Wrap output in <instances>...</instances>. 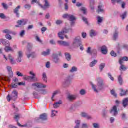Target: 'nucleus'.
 Instances as JSON below:
<instances>
[{
	"label": "nucleus",
	"mask_w": 128,
	"mask_h": 128,
	"mask_svg": "<svg viewBox=\"0 0 128 128\" xmlns=\"http://www.w3.org/2000/svg\"><path fill=\"white\" fill-rule=\"evenodd\" d=\"M22 57H18V56H17V58H16V60L17 62H22Z\"/></svg>",
	"instance_id": "4d7b16f0"
},
{
	"label": "nucleus",
	"mask_w": 128,
	"mask_h": 128,
	"mask_svg": "<svg viewBox=\"0 0 128 128\" xmlns=\"http://www.w3.org/2000/svg\"><path fill=\"white\" fill-rule=\"evenodd\" d=\"M66 60H70V55L68 53H66L65 54Z\"/></svg>",
	"instance_id": "4c0bfd02"
},
{
	"label": "nucleus",
	"mask_w": 128,
	"mask_h": 128,
	"mask_svg": "<svg viewBox=\"0 0 128 128\" xmlns=\"http://www.w3.org/2000/svg\"><path fill=\"white\" fill-rule=\"evenodd\" d=\"M80 10H81V12H82L84 14H86V9L85 7H82L80 8Z\"/></svg>",
	"instance_id": "72a5a7b5"
},
{
	"label": "nucleus",
	"mask_w": 128,
	"mask_h": 128,
	"mask_svg": "<svg viewBox=\"0 0 128 128\" xmlns=\"http://www.w3.org/2000/svg\"><path fill=\"white\" fill-rule=\"evenodd\" d=\"M110 112V114H114V116H116L118 114V108H116V106H114L112 107V108Z\"/></svg>",
	"instance_id": "9b49d317"
},
{
	"label": "nucleus",
	"mask_w": 128,
	"mask_h": 128,
	"mask_svg": "<svg viewBox=\"0 0 128 128\" xmlns=\"http://www.w3.org/2000/svg\"><path fill=\"white\" fill-rule=\"evenodd\" d=\"M120 96H126L128 94V90H124L122 88L120 89Z\"/></svg>",
	"instance_id": "ddd939ff"
},
{
	"label": "nucleus",
	"mask_w": 128,
	"mask_h": 128,
	"mask_svg": "<svg viewBox=\"0 0 128 128\" xmlns=\"http://www.w3.org/2000/svg\"><path fill=\"white\" fill-rule=\"evenodd\" d=\"M110 54L111 56H116V54L114 52L113 50H112L110 52Z\"/></svg>",
	"instance_id": "e2e57ef3"
},
{
	"label": "nucleus",
	"mask_w": 128,
	"mask_h": 128,
	"mask_svg": "<svg viewBox=\"0 0 128 128\" xmlns=\"http://www.w3.org/2000/svg\"><path fill=\"white\" fill-rule=\"evenodd\" d=\"M18 84V83H14L12 82V83L11 84V86L12 88H16Z\"/></svg>",
	"instance_id": "de8ad7c7"
},
{
	"label": "nucleus",
	"mask_w": 128,
	"mask_h": 128,
	"mask_svg": "<svg viewBox=\"0 0 128 128\" xmlns=\"http://www.w3.org/2000/svg\"><path fill=\"white\" fill-rule=\"evenodd\" d=\"M42 80L44 82H46L47 81V78H46V72H43L42 74Z\"/></svg>",
	"instance_id": "bb28decb"
},
{
	"label": "nucleus",
	"mask_w": 128,
	"mask_h": 128,
	"mask_svg": "<svg viewBox=\"0 0 128 128\" xmlns=\"http://www.w3.org/2000/svg\"><path fill=\"white\" fill-rule=\"evenodd\" d=\"M98 14L100 12H104V9L102 8V6L100 5L99 6H98Z\"/></svg>",
	"instance_id": "49530a36"
},
{
	"label": "nucleus",
	"mask_w": 128,
	"mask_h": 128,
	"mask_svg": "<svg viewBox=\"0 0 128 128\" xmlns=\"http://www.w3.org/2000/svg\"><path fill=\"white\" fill-rule=\"evenodd\" d=\"M30 74L32 76L24 75L22 73L20 72V71H17L16 72V74L18 76H23L24 80H28V82H38V78L36 77V74L34 73L32 71L30 72Z\"/></svg>",
	"instance_id": "f257e3e1"
},
{
	"label": "nucleus",
	"mask_w": 128,
	"mask_h": 128,
	"mask_svg": "<svg viewBox=\"0 0 128 128\" xmlns=\"http://www.w3.org/2000/svg\"><path fill=\"white\" fill-rule=\"evenodd\" d=\"M62 24V20H57L56 21V24Z\"/></svg>",
	"instance_id": "69168bd1"
},
{
	"label": "nucleus",
	"mask_w": 128,
	"mask_h": 128,
	"mask_svg": "<svg viewBox=\"0 0 128 128\" xmlns=\"http://www.w3.org/2000/svg\"><path fill=\"white\" fill-rule=\"evenodd\" d=\"M24 8H26V10H30V6L29 4H26L24 6Z\"/></svg>",
	"instance_id": "bf43d9fd"
},
{
	"label": "nucleus",
	"mask_w": 128,
	"mask_h": 128,
	"mask_svg": "<svg viewBox=\"0 0 128 128\" xmlns=\"http://www.w3.org/2000/svg\"><path fill=\"white\" fill-rule=\"evenodd\" d=\"M128 14V12H124L123 14H122L120 16L122 20H124L126 18V15Z\"/></svg>",
	"instance_id": "473e14b6"
},
{
	"label": "nucleus",
	"mask_w": 128,
	"mask_h": 128,
	"mask_svg": "<svg viewBox=\"0 0 128 128\" xmlns=\"http://www.w3.org/2000/svg\"><path fill=\"white\" fill-rule=\"evenodd\" d=\"M4 50L6 52H10V50H12V48L8 46H6L4 48Z\"/></svg>",
	"instance_id": "37998d69"
},
{
	"label": "nucleus",
	"mask_w": 128,
	"mask_h": 128,
	"mask_svg": "<svg viewBox=\"0 0 128 128\" xmlns=\"http://www.w3.org/2000/svg\"><path fill=\"white\" fill-rule=\"evenodd\" d=\"M121 64L120 66V70H126V66H124V65L122 64Z\"/></svg>",
	"instance_id": "f704fd0d"
},
{
	"label": "nucleus",
	"mask_w": 128,
	"mask_h": 128,
	"mask_svg": "<svg viewBox=\"0 0 128 128\" xmlns=\"http://www.w3.org/2000/svg\"><path fill=\"white\" fill-rule=\"evenodd\" d=\"M20 36L22 37L24 36V30H22V31H21V32L20 34Z\"/></svg>",
	"instance_id": "052dcab7"
},
{
	"label": "nucleus",
	"mask_w": 128,
	"mask_h": 128,
	"mask_svg": "<svg viewBox=\"0 0 128 128\" xmlns=\"http://www.w3.org/2000/svg\"><path fill=\"white\" fill-rule=\"evenodd\" d=\"M96 56V49H93L92 50V56Z\"/></svg>",
	"instance_id": "79ce46f5"
},
{
	"label": "nucleus",
	"mask_w": 128,
	"mask_h": 128,
	"mask_svg": "<svg viewBox=\"0 0 128 128\" xmlns=\"http://www.w3.org/2000/svg\"><path fill=\"white\" fill-rule=\"evenodd\" d=\"M122 60H125L126 62H128V56H124L122 58H120L119 59V64H122V62H123Z\"/></svg>",
	"instance_id": "b1692460"
},
{
	"label": "nucleus",
	"mask_w": 128,
	"mask_h": 128,
	"mask_svg": "<svg viewBox=\"0 0 128 128\" xmlns=\"http://www.w3.org/2000/svg\"><path fill=\"white\" fill-rule=\"evenodd\" d=\"M0 42L3 44H4V46H6L10 45V42L6 40L2 39L0 40Z\"/></svg>",
	"instance_id": "412c9836"
},
{
	"label": "nucleus",
	"mask_w": 128,
	"mask_h": 128,
	"mask_svg": "<svg viewBox=\"0 0 128 128\" xmlns=\"http://www.w3.org/2000/svg\"><path fill=\"white\" fill-rule=\"evenodd\" d=\"M86 90L82 89L80 90V94H81L82 96H84V94H86Z\"/></svg>",
	"instance_id": "a18cd8bd"
},
{
	"label": "nucleus",
	"mask_w": 128,
	"mask_h": 128,
	"mask_svg": "<svg viewBox=\"0 0 128 128\" xmlns=\"http://www.w3.org/2000/svg\"><path fill=\"white\" fill-rule=\"evenodd\" d=\"M3 32H4L5 34H16V33L15 32H13L12 31L8 30V29H5L3 30Z\"/></svg>",
	"instance_id": "f3484780"
},
{
	"label": "nucleus",
	"mask_w": 128,
	"mask_h": 128,
	"mask_svg": "<svg viewBox=\"0 0 128 128\" xmlns=\"http://www.w3.org/2000/svg\"><path fill=\"white\" fill-rule=\"evenodd\" d=\"M23 56H24V53L22 52V51L20 50L18 52L17 56L20 58H22Z\"/></svg>",
	"instance_id": "7c9ffc66"
},
{
	"label": "nucleus",
	"mask_w": 128,
	"mask_h": 128,
	"mask_svg": "<svg viewBox=\"0 0 128 128\" xmlns=\"http://www.w3.org/2000/svg\"><path fill=\"white\" fill-rule=\"evenodd\" d=\"M50 49H48L46 50V52L44 51L43 52H42V54L44 56H48V54H50Z\"/></svg>",
	"instance_id": "393cba45"
},
{
	"label": "nucleus",
	"mask_w": 128,
	"mask_h": 128,
	"mask_svg": "<svg viewBox=\"0 0 128 128\" xmlns=\"http://www.w3.org/2000/svg\"><path fill=\"white\" fill-rule=\"evenodd\" d=\"M101 52L103 54H108V48L105 46H102L101 48Z\"/></svg>",
	"instance_id": "a211bd4d"
},
{
	"label": "nucleus",
	"mask_w": 128,
	"mask_h": 128,
	"mask_svg": "<svg viewBox=\"0 0 128 128\" xmlns=\"http://www.w3.org/2000/svg\"><path fill=\"white\" fill-rule=\"evenodd\" d=\"M8 58L10 60V63L11 64H16L14 58V57H12V55L9 54L8 55Z\"/></svg>",
	"instance_id": "dca6fc26"
},
{
	"label": "nucleus",
	"mask_w": 128,
	"mask_h": 128,
	"mask_svg": "<svg viewBox=\"0 0 128 128\" xmlns=\"http://www.w3.org/2000/svg\"><path fill=\"white\" fill-rule=\"evenodd\" d=\"M87 116H88V114L84 112H82L81 113V116H82L83 118H86Z\"/></svg>",
	"instance_id": "864d4df0"
},
{
	"label": "nucleus",
	"mask_w": 128,
	"mask_h": 128,
	"mask_svg": "<svg viewBox=\"0 0 128 128\" xmlns=\"http://www.w3.org/2000/svg\"><path fill=\"white\" fill-rule=\"evenodd\" d=\"M118 32L117 30H115V32L113 35V40H116V38H118Z\"/></svg>",
	"instance_id": "c756f323"
},
{
	"label": "nucleus",
	"mask_w": 128,
	"mask_h": 128,
	"mask_svg": "<svg viewBox=\"0 0 128 128\" xmlns=\"http://www.w3.org/2000/svg\"><path fill=\"white\" fill-rule=\"evenodd\" d=\"M108 78H110V80H114V77L112 76V74H110V73H108Z\"/></svg>",
	"instance_id": "338daca9"
},
{
	"label": "nucleus",
	"mask_w": 128,
	"mask_h": 128,
	"mask_svg": "<svg viewBox=\"0 0 128 128\" xmlns=\"http://www.w3.org/2000/svg\"><path fill=\"white\" fill-rule=\"evenodd\" d=\"M63 46H70V43L64 41L63 42Z\"/></svg>",
	"instance_id": "13d9d810"
},
{
	"label": "nucleus",
	"mask_w": 128,
	"mask_h": 128,
	"mask_svg": "<svg viewBox=\"0 0 128 128\" xmlns=\"http://www.w3.org/2000/svg\"><path fill=\"white\" fill-rule=\"evenodd\" d=\"M118 82L120 84V85L122 84V76H120L118 77Z\"/></svg>",
	"instance_id": "ea45409f"
},
{
	"label": "nucleus",
	"mask_w": 128,
	"mask_h": 128,
	"mask_svg": "<svg viewBox=\"0 0 128 128\" xmlns=\"http://www.w3.org/2000/svg\"><path fill=\"white\" fill-rule=\"evenodd\" d=\"M98 84L96 86L93 84H91L95 92H98V90L104 88V84L102 83V80L100 78H97Z\"/></svg>",
	"instance_id": "f03ea898"
},
{
	"label": "nucleus",
	"mask_w": 128,
	"mask_h": 128,
	"mask_svg": "<svg viewBox=\"0 0 128 128\" xmlns=\"http://www.w3.org/2000/svg\"><path fill=\"white\" fill-rule=\"evenodd\" d=\"M36 54L34 52H32L30 54H27V58H36Z\"/></svg>",
	"instance_id": "a878e982"
},
{
	"label": "nucleus",
	"mask_w": 128,
	"mask_h": 128,
	"mask_svg": "<svg viewBox=\"0 0 128 128\" xmlns=\"http://www.w3.org/2000/svg\"><path fill=\"white\" fill-rule=\"evenodd\" d=\"M60 90H56L53 92L52 96V100L53 102H54V96H56V94H60Z\"/></svg>",
	"instance_id": "4be33fe9"
},
{
	"label": "nucleus",
	"mask_w": 128,
	"mask_h": 128,
	"mask_svg": "<svg viewBox=\"0 0 128 128\" xmlns=\"http://www.w3.org/2000/svg\"><path fill=\"white\" fill-rule=\"evenodd\" d=\"M58 56V55L56 54H52L53 60L56 64H58L60 60Z\"/></svg>",
	"instance_id": "4468645a"
},
{
	"label": "nucleus",
	"mask_w": 128,
	"mask_h": 128,
	"mask_svg": "<svg viewBox=\"0 0 128 128\" xmlns=\"http://www.w3.org/2000/svg\"><path fill=\"white\" fill-rule=\"evenodd\" d=\"M106 64H104V63H102L101 64H100V65L99 66V68L100 72L102 70V69L104 68Z\"/></svg>",
	"instance_id": "c9c22d12"
},
{
	"label": "nucleus",
	"mask_w": 128,
	"mask_h": 128,
	"mask_svg": "<svg viewBox=\"0 0 128 128\" xmlns=\"http://www.w3.org/2000/svg\"><path fill=\"white\" fill-rule=\"evenodd\" d=\"M75 124H76V125L74 128H80V120H75Z\"/></svg>",
	"instance_id": "c85d7f7f"
},
{
	"label": "nucleus",
	"mask_w": 128,
	"mask_h": 128,
	"mask_svg": "<svg viewBox=\"0 0 128 128\" xmlns=\"http://www.w3.org/2000/svg\"><path fill=\"white\" fill-rule=\"evenodd\" d=\"M93 126L94 128H100V125L96 123H93Z\"/></svg>",
	"instance_id": "3c124183"
},
{
	"label": "nucleus",
	"mask_w": 128,
	"mask_h": 128,
	"mask_svg": "<svg viewBox=\"0 0 128 128\" xmlns=\"http://www.w3.org/2000/svg\"><path fill=\"white\" fill-rule=\"evenodd\" d=\"M62 104V100H60L58 102H55L53 106L54 108H58V106H60V104Z\"/></svg>",
	"instance_id": "5701e85b"
},
{
	"label": "nucleus",
	"mask_w": 128,
	"mask_h": 128,
	"mask_svg": "<svg viewBox=\"0 0 128 128\" xmlns=\"http://www.w3.org/2000/svg\"><path fill=\"white\" fill-rule=\"evenodd\" d=\"M63 18H68L70 22L71 26H74V20H76V16H74V15L72 14H64L62 16Z\"/></svg>",
	"instance_id": "0eeeda50"
},
{
	"label": "nucleus",
	"mask_w": 128,
	"mask_h": 128,
	"mask_svg": "<svg viewBox=\"0 0 128 128\" xmlns=\"http://www.w3.org/2000/svg\"><path fill=\"white\" fill-rule=\"evenodd\" d=\"M56 114H58V111L54 110H52V114H51V116H56Z\"/></svg>",
	"instance_id": "e433bc0d"
},
{
	"label": "nucleus",
	"mask_w": 128,
	"mask_h": 128,
	"mask_svg": "<svg viewBox=\"0 0 128 128\" xmlns=\"http://www.w3.org/2000/svg\"><path fill=\"white\" fill-rule=\"evenodd\" d=\"M111 2L112 4H116V2L120 4V2H122V0H111Z\"/></svg>",
	"instance_id": "c03bdc74"
},
{
	"label": "nucleus",
	"mask_w": 128,
	"mask_h": 128,
	"mask_svg": "<svg viewBox=\"0 0 128 128\" xmlns=\"http://www.w3.org/2000/svg\"><path fill=\"white\" fill-rule=\"evenodd\" d=\"M26 22H28V20L26 19L18 20L17 22L18 25H16L15 26L16 28H20V26H24V24H26Z\"/></svg>",
	"instance_id": "1a4fd4ad"
},
{
	"label": "nucleus",
	"mask_w": 128,
	"mask_h": 128,
	"mask_svg": "<svg viewBox=\"0 0 128 128\" xmlns=\"http://www.w3.org/2000/svg\"><path fill=\"white\" fill-rule=\"evenodd\" d=\"M44 6H42V4H40V1L38 0H32V4H34V2H36L38 4V6L42 8L43 10H46V8H48L50 6V3L48 0H44Z\"/></svg>",
	"instance_id": "423d86ee"
},
{
	"label": "nucleus",
	"mask_w": 128,
	"mask_h": 128,
	"mask_svg": "<svg viewBox=\"0 0 128 128\" xmlns=\"http://www.w3.org/2000/svg\"><path fill=\"white\" fill-rule=\"evenodd\" d=\"M96 20L98 22V24H100V23L102 22V18L100 16H98L96 17Z\"/></svg>",
	"instance_id": "a19ab883"
},
{
	"label": "nucleus",
	"mask_w": 128,
	"mask_h": 128,
	"mask_svg": "<svg viewBox=\"0 0 128 128\" xmlns=\"http://www.w3.org/2000/svg\"><path fill=\"white\" fill-rule=\"evenodd\" d=\"M68 100H70V102H72V100H74L76 98V95H68L67 97Z\"/></svg>",
	"instance_id": "6ab92c4d"
},
{
	"label": "nucleus",
	"mask_w": 128,
	"mask_h": 128,
	"mask_svg": "<svg viewBox=\"0 0 128 128\" xmlns=\"http://www.w3.org/2000/svg\"><path fill=\"white\" fill-rule=\"evenodd\" d=\"M6 38H7V40H12V36H10V34H6L5 36Z\"/></svg>",
	"instance_id": "09e8293b"
},
{
	"label": "nucleus",
	"mask_w": 128,
	"mask_h": 128,
	"mask_svg": "<svg viewBox=\"0 0 128 128\" xmlns=\"http://www.w3.org/2000/svg\"><path fill=\"white\" fill-rule=\"evenodd\" d=\"M98 62V60H94V61H92L90 64V66L91 68H92V66H94Z\"/></svg>",
	"instance_id": "cd10ccee"
},
{
	"label": "nucleus",
	"mask_w": 128,
	"mask_h": 128,
	"mask_svg": "<svg viewBox=\"0 0 128 128\" xmlns=\"http://www.w3.org/2000/svg\"><path fill=\"white\" fill-rule=\"evenodd\" d=\"M40 118L42 120H48V114L46 113L42 114L40 115Z\"/></svg>",
	"instance_id": "aec40b11"
},
{
	"label": "nucleus",
	"mask_w": 128,
	"mask_h": 128,
	"mask_svg": "<svg viewBox=\"0 0 128 128\" xmlns=\"http://www.w3.org/2000/svg\"><path fill=\"white\" fill-rule=\"evenodd\" d=\"M94 36H96V32L94 30H91L90 31V36L92 37Z\"/></svg>",
	"instance_id": "2f4dec72"
},
{
	"label": "nucleus",
	"mask_w": 128,
	"mask_h": 128,
	"mask_svg": "<svg viewBox=\"0 0 128 128\" xmlns=\"http://www.w3.org/2000/svg\"><path fill=\"white\" fill-rule=\"evenodd\" d=\"M86 52H88V54H92V51L90 50V47H88V50H86Z\"/></svg>",
	"instance_id": "680f3d73"
},
{
	"label": "nucleus",
	"mask_w": 128,
	"mask_h": 128,
	"mask_svg": "<svg viewBox=\"0 0 128 128\" xmlns=\"http://www.w3.org/2000/svg\"><path fill=\"white\" fill-rule=\"evenodd\" d=\"M2 6L5 10H6L8 8V5L4 3H2Z\"/></svg>",
	"instance_id": "0e129e2a"
},
{
	"label": "nucleus",
	"mask_w": 128,
	"mask_h": 128,
	"mask_svg": "<svg viewBox=\"0 0 128 128\" xmlns=\"http://www.w3.org/2000/svg\"><path fill=\"white\" fill-rule=\"evenodd\" d=\"M6 70L9 74L8 76H4L2 78L3 80H6V82H10V78H12L14 74L12 73V67L10 66H7Z\"/></svg>",
	"instance_id": "39448f33"
},
{
	"label": "nucleus",
	"mask_w": 128,
	"mask_h": 128,
	"mask_svg": "<svg viewBox=\"0 0 128 128\" xmlns=\"http://www.w3.org/2000/svg\"><path fill=\"white\" fill-rule=\"evenodd\" d=\"M15 84H18V78H15L14 80H13V82Z\"/></svg>",
	"instance_id": "6e6d98bb"
},
{
	"label": "nucleus",
	"mask_w": 128,
	"mask_h": 128,
	"mask_svg": "<svg viewBox=\"0 0 128 128\" xmlns=\"http://www.w3.org/2000/svg\"><path fill=\"white\" fill-rule=\"evenodd\" d=\"M110 92L112 96H114L116 98V92H114V90H111Z\"/></svg>",
	"instance_id": "8fccbe9b"
},
{
	"label": "nucleus",
	"mask_w": 128,
	"mask_h": 128,
	"mask_svg": "<svg viewBox=\"0 0 128 128\" xmlns=\"http://www.w3.org/2000/svg\"><path fill=\"white\" fill-rule=\"evenodd\" d=\"M122 104L124 108L128 106V98H124L122 101Z\"/></svg>",
	"instance_id": "2eb2a0df"
},
{
	"label": "nucleus",
	"mask_w": 128,
	"mask_h": 128,
	"mask_svg": "<svg viewBox=\"0 0 128 128\" xmlns=\"http://www.w3.org/2000/svg\"><path fill=\"white\" fill-rule=\"evenodd\" d=\"M33 96L35 98H38V94L36 92H33Z\"/></svg>",
	"instance_id": "603ef678"
},
{
	"label": "nucleus",
	"mask_w": 128,
	"mask_h": 128,
	"mask_svg": "<svg viewBox=\"0 0 128 128\" xmlns=\"http://www.w3.org/2000/svg\"><path fill=\"white\" fill-rule=\"evenodd\" d=\"M88 128V126L86 124H83L82 125L81 128Z\"/></svg>",
	"instance_id": "5fc2aeb1"
},
{
	"label": "nucleus",
	"mask_w": 128,
	"mask_h": 128,
	"mask_svg": "<svg viewBox=\"0 0 128 128\" xmlns=\"http://www.w3.org/2000/svg\"><path fill=\"white\" fill-rule=\"evenodd\" d=\"M68 30L69 29L64 28L62 32H60L58 33V36L60 40H64V34H67V32H68Z\"/></svg>",
	"instance_id": "9d476101"
},
{
	"label": "nucleus",
	"mask_w": 128,
	"mask_h": 128,
	"mask_svg": "<svg viewBox=\"0 0 128 128\" xmlns=\"http://www.w3.org/2000/svg\"><path fill=\"white\" fill-rule=\"evenodd\" d=\"M78 70V68L76 66H73L71 70H70V72H76Z\"/></svg>",
	"instance_id": "58836bf2"
},
{
	"label": "nucleus",
	"mask_w": 128,
	"mask_h": 128,
	"mask_svg": "<svg viewBox=\"0 0 128 128\" xmlns=\"http://www.w3.org/2000/svg\"><path fill=\"white\" fill-rule=\"evenodd\" d=\"M18 98V91L14 90H13L11 94H8L6 96V100L8 102H10L11 100H16Z\"/></svg>",
	"instance_id": "7ed1b4c3"
},
{
	"label": "nucleus",
	"mask_w": 128,
	"mask_h": 128,
	"mask_svg": "<svg viewBox=\"0 0 128 128\" xmlns=\"http://www.w3.org/2000/svg\"><path fill=\"white\" fill-rule=\"evenodd\" d=\"M32 88H46V86L40 82H35L32 84Z\"/></svg>",
	"instance_id": "6e6552de"
},
{
	"label": "nucleus",
	"mask_w": 128,
	"mask_h": 128,
	"mask_svg": "<svg viewBox=\"0 0 128 128\" xmlns=\"http://www.w3.org/2000/svg\"><path fill=\"white\" fill-rule=\"evenodd\" d=\"M80 42H82V39H80V36H76L74 40L73 46H80V50H83L84 47L82 46V44H80Z\"/></svg>",
	"instance_id": "20e7f679"
},
{
	"label": "nucleus",
	"mask_w": 128,
	"mask_h": 128,
	"mask_svg": "<svg viewBox=\"0 0 128 128\" xmlns=\"http://www.w3.org/2000/svg\"><path fill=\"white\" fill-rule=\"evenodd\" d=\"M40 94H46V90H41Z\"/></svg>",
	"instance_id": "774afa93"
},
{
	"label": "nucleus",
	"mask_w": 128,
	"mask_h": 128,
	"mask_svg": "<svg viewBox=\"0 0 128 128\" xmlns=\"http://www.w3.org/2000/svg\"><path fill=\"white\" fill-rule=\"evenodd\" d=\"M20 6H18V7H16L14 10V14H16V16L18 18L20 16V13L18 12V10H20Z\"/></svg>",
	"instance_id": "f8f14e48"
}]
</instances>
